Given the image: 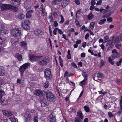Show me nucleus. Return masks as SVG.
<instances>
[{
  "label": "nucleus",
  "mask_w": 122,
  "mask_h": 122,
  "mask_svg": "<svg viewBox=\"0 0 122 122\" xmlns=\"http://www.w3.org/2000/svg\"><path fill=\"white\" fill-rule=\"evenodd\" d=\"M115 47L118 49H120L121 47V45L120 44H117L115 45Z\"/></svg>",
  "instance_id": "49530a36"
},
{
  "label": "nucleus",
  "mask_w": 122,
  "mask_h": 122,
  "mask_svg": "<svg viewBox=\"0 0 122 122\" xmlns=\"http://www.w3.org/2000/svg\"><path fill=\"white\" fill-rule=\"evenodd\" d=\"M102 1L101 0H100L97 2L96 5H99L101 4L102 3Z\"/></svg>",
  "instance_id": "5fc2aeb1"
},
{
  "label": "nucleus",
  "mask_w": 122,
  "mask_h": 122,
  "mask_svg": "<svg viewBox=\"0 0 122 122\" xmlns=\"http://www.w3.org/2000/svg\"><path fill=\"white\" fill-rule=\"evenodd\" d=\"M21 31H11V35L14 37L19 36L21 34Z\"/></svg>",
  "instance_id": "4468645a"
},
{
  "label": "nucleus",
  "mask_w": 122,
  "mask_h": 122,
  "mask_svg": "<svg viewBox=\"0 0 122 122\" xmlns=\"http://www.w3.org/2000/svg\"><path fill=\"white\" fill-rule=\"evenodd\" d=\"M10 10H12L15 11H16L18 10V8L15 6H13L11 5H10Z\"/></svg>",
  "instance_id": "4be33fe9"
},
{
  "label": "nucleus",
  "mask_w": 122,
  "mask_h": 122,
  "mask_svg": "<svg viewBox=\"0 0 122 122\" xmlns=\"http://www.w3.org/2000/svg\"><path fill=\"white\" fill-rule=\"evenodd\" d=\"M71 64L73 67L76 68H77V66L74 63H72Z\"/></svg>",
  "instance_id": "de8ad7c7"
},
{
  "label": "nucleus",
  "mask_w": 122,
  "mask_h": 122,
  "mask_svg": "<svg viewBox=\"0 0 122 122\" xmlns=\"http://www.w3.org/2000/svg\"><path fill=\"white\" fill-rule=\"evenodd\" d=\"M108 114L110 118L114 116L113 115L112 113L111 112H108Z\"/></svg>",
  "instance_id": "c03bdc74"
},
{
  "label": "nucleus",
  "mask_w": 122,
  "mask_h": 122,
  "mask_svg": "<svg viewBox=\"0 0 122 122\" xmlns=\"http://www.w3.org/2000/svg\"><path fill=\"white\" fill-rule=\"evenodd\" d=\"M8 31H0V33H2L3 32V33L2 34L3 35L4 34H7L8 33V32H7Z\"/></svg>",
  "instance_id": "6e6d98bb"
},
{
  "label": "nucleus",
  "mask_w": 122,
  "mask_h": 122,
  "mask_svg": "<svg viewBox=\"0 0 122 122\" xmlns=\"http://www.w3.org/2000/svg\"><path fill=\"white\" fill-rule=\"evenodd\" d=\"M9 119L11 121V122H16L17 119L14 118H10Z\"/></svg>",
  "instance_id": "58836bf2"
},
{
  "label": "nucleus",
  "mask_w": 122,
  "mask_h": 122,
  "mask_svg": "<svg viewBox=\"0 0 122 122\" xmlns=\"http://www.w3.org/2000/svg\"><path fill=\"white\" fill-rule=\"evenodd\" d=\"M30 2L26 1L24 3V7L26 9H30L31 8Z\"/></svg>",
  "instance_id": "2eb2a0df"
},
{
  "label": "nucleus",
  "mask_w": 122,
  "mask_h": 122,
  "mask_svg": "<svg viewBox=\"0 0 122 122\" xmlns=\"http://www.w3.org/2000/svg\"><path fill=\"white\" fill-rule=\"evenodd\" d=\"M119 41V38L118 37H117L116 38L114 41V42L115 43H118Z\"/></svg>",
  "instance_id": "8fccbe9b"
},
{
  "label": "nucleus",
  "mask_w": 122,
  "mask_h": 122,
  "mask_svg": "<svg viewBox=\"0 0 122 122\" xmlns=\"http://www.w3.org/2000/svg\"><path fill=\"white\" fill-rule=\"evenodd\" d=\"M20 1L21 0H11V2L14 5H17L19 4Z\"/></svg>",
  "instance_id": "f3484780"
},
{
  "label": "nucleus",
  "mask_w": 122,
  "mask_h": 122,
  "mask_svg": "<svg viewBox=\"0 0 122 122\" xmlns=\"http://www.w3.org/2000/svg\"><path fill=\"white\" fill-rule=\"evenodd\" d=\"M107 21L108 22H111L112 20V17H109L107 19Z\"/></svg>",
  "instance_id": "e2e57ef3"
},
{
  "label": "nucleus",
  "mask_w": 122,
  "mask_h": 122,
  "mask_svg": "<svg viewBox=\"0 0 122 122\" xmlns=\"http://www.w3.org/2000/svg\"><path fill=\"white\" fill-rule=\"evenodd\" d=\"M78 117L75 118V122H81L83 118L82 112L80 111H79L77 113Z\"/></svg>",
  "instance_id": "20e7f679"
},
{
  "label": "nucleus",
  "mask_w": 122,
  "mask_h": 122,
  "mask_svg": "<svg viewBox=\"0 0 122 122\" xmlns=\"http://www.w3.org/2000/svg\"><path fill=\"white\" fill-rule=\"evenodd\" d=\"M15 57L17 58L20 61L22 60V56L21 54L17 53L15 54Z\"/></svg>",
  "instance_id": "dca6fc26"
},
{
  "label": "nucleus",
  "mask_w": 122,
  "mask_h": 122,
  "mask_svg": "<svg viewBox=\"0 0 122 122\" xmlns=\"http://www.w3.org/2000/svg\"><path fill=\"white\" fill-rule=\"evenodd\" d=\"M112 54L111 55V56L113 60H114L117 58L119 54L115 49H114L112 50Z\"/></svg>",
  "instance_id": "1a4fd4ad"
},
{
  "label": "nucleus",
  "mask_w": 122,
  "mask_h": 122,
  "mask_svg": "<svg viewBox=\"0 0 122 122\" xmlns=\"http://www.w3.org/2000/svg\"><path fill=\"white\" fill-rule=\"evenodd\" d=\"M91 5L92 6H94L96 4V2L95 0H92L91 2Z\"/></svg>",
  "instance_id": "a18cd8bd"
},
{
  "label": "nucleus",
  "mask_w": 122,
  "mask_h": 122,
  "mask_svg": "<svg viewBox=\"0 0 122 122\" xmlns=\"http://www.w3.org/2000/svg\"><path fill=\"white\" fill-rule=\"evenodd\" d=\"M44 76L46 80L51 79L52 75L51 71V70L49 68H46L44 70Z\"/></svg>",
  "instance_id": "7ed1b4c3"
},
{
  "label": "nucleus",
  "mask_w": 122,
  "mask_h": 122,
  "mask_svg": "<svg viewBox=\"0 0 122 122\" xmlns=\"http://www.w3.org/2000/svg\"><path fill=\"white\" fill-rule=\"evenodd\" d=\"M25 16L22 13H19L18 15V18L21 20L24 19Z\"/></svg>",
  "instance_id": "aec40b11"
},
{
  "label": "nucleus",
  "mask_w": 122,
  "mask_h": 122,
  "mask_svg": "<svg viewBox=\"0 0 122 122\" xmlns=\"http://www.w3.org/2000/svg\"><path fill=\"white\" fill-rule=\"evenodd\" d=\"M5 94V92L2 89L1 87L0 86V103L3 105H6L8 104L7 100L5 98H2V97Z\"/></svg>",
  "instance_id": "f03ea898"
},
{
  "label": "nucleus",
  "mask_w": 122,
  "mask_h": 122,
  "mask_svg": "<svg viewBox=\"0 0 122 122\" xmlns=\"http://www.w3.org/2000/svg\"><path fill=\"white\" fill-rule=\"evenodd\" d=\"M113 60L112 58L111 59L110 57H109L108 58L109 62L112 65H113L114 64V62L112 61Z\"/></svg>",
  "instance_id": "2f4dec72"
},
{
  "label": "nucleus",
  "mask_w": 122,
  "mask_h": 122,
  "mask_svg": "<svg viewBox=\"0 0 122 122\" xmlns=\"http://www.w3.org/2000/svg\"><path fill=\"white\" fill-rule=\"evenodd\" d=\"M38 61L39 64L41 65H46L47 63V59L42 57H39Z\"/></svg>",
  "instance_id": "423d86ee"
},
{
  "label": "nucleus",
  "mask_w": 122,
  "mask_h": 122,
  "mask_svg": "<svg viewBox=\"0 0 122 122\" xmlns=\"http://www.w3.org/2000/svg\"><path fill=\"white\" fill-rule=\"evenodd\" d=\"M82 75L84 79H87V75L86 72H83L82 73Z\"/></svg>",
  "instance_id": "f704fd0d"
},
{
  "label": "nucleus",
  "mask_w": 122,
  "mask_h": 122,
  "mask_svg": "<svg viewBox=\"0 0 122 122\" xmlns=\"http://www.w3.org/2000/svg\"><path fill=\"white\" fill-rule=\"evenodd\" d=\"M109 36H108L106 35L104 37L103 39V41L104 43H105L107 42L109 39Z\"/></svg>",
  "instance_id": "72a5a7b5"
},
{
  "label": "nucleus",
  "mask_w": 122,
  "mask_h": 122,
  "mask_svg": "<svg viewBox=\"0 0 122 122\" xmlns=\"http://www.w3.org/2000/svg\"><path fill=\"white\" fill-rule=\"evenodd\" d=\"M104 14L106 16L107 18L111 15V12L110 10H107L105 11Z\"/></svg>",
  "instance_id": "6ab92c4d"
},
{
  "label": "nucleus",
  "mask_w": 122,
  "mask_h": 122,
  "mask_svg": "<svg viewBox=\"0 0 122 122\" xmlns=\"http://www.w3.org/2000/svg\"><path fill=\"white\" fill-rule=\"evenodd\" d=\"M49 16V19L50 21H52L53 20V19L52 16Z\"/></svg>",
  "instance_id": "774afa93"
},
{
  "label": "nucleus",
  "mask_w": 122,
  "mask_h": 122,
  "mask_svg": "<svg viewBox=\"0 0 122 122\" xmlns=\"http://www.w3.org/2000/svg\"><path fill=\"white\" fill-rule=\"evenodd\" d=\"M34 33L36 36H39L43 33L42 31H34Z\"/></svg>",
  "instance_id": "393cba45"
},
{
  "label": "nucleus",
  "mask_w": 122,
  "mask_h": 122,
  "mask_svg": "<svg viewBox=\"0 0 122 122\" xmlns=\"http://www.w3.org/2000/svg\"><path fill=\"white\" fill-rule=\"evenodd\" d=\"M106 21V20L105 19H102L99 22V24L100 25H102L104 24V23Z\"/></svg>",
  "instance_id": "e433bc0d"
},
{
  "label": "nucleus",
  "mask_w": 122,
  "mask_h": 122,
  "mask_svg": "<svg viewBox=\"0 0 122 122\" xmlns=\"http://www.w3.org/2000/svg\"><path fill=\"white\" fill-rule=\"evenodd\" d=\"M23 25H22L23 27L25 30H29L30 28V26L29 25H25L24 24Z\"/></svg>",
  "instance_id": "4c0bfd02"
},
{
  "label": "nucleus",
  "mask_w": 122,
  "mask_h": 122,
  "mask_svg": "<svg viewBox=\"0 0 122 122\" xmlns=\"http://www.w3.org/2000/svg\"><path fill=\"white\" fill-rule=\"evenodd\" d=\"M39 57L33 55H30L29 56V59L32 61H34L39 60Z\"/></svg>",
  "instance_id": "ddd939ff"
},
{
  "label": "nucleus",
  "mask_w": 122,
  "mask_h": 122,
  "mask_svg": "<svg viewBox=\"0 0 122 122\" xmlns=\"http://www.w3.org/2000/svg\"><path fill=\"white\" fill-rule=\"evenodd\" d=\"M81 56L82 57H84L86 56L85 53L84 52L82 53L81 54Z\"/></svg>",
  "instance_id": "052dcab7"
},
{
  "label": "nucleus",
  "mask_w": 122,
  "mask_h": 122,
  "mask_svg": "<svg viewBox=\"0 0 122 122\" xmlns=\"http://www.w3.org/2000/svg\"><path fill=\"white\" fill-rule=\"evenodd\" d=\"M75 22L76 25H77L78 27H80L81 26L79 24L78 21L77 20V19H76Z\"/></svg>",
  "instance_id": "79ce46f5"
},
{
  "label": "nucleus",
  "mask_w": 122,
  "mask_h": 122,
  "mask_svg": "<svg viewBox=\"0 0 122 122\" xmlns=\"http://www.w3.org/2000/svg\"><path fill=\"white\" fill-rule=\"evenodd\" d=\"M75 2L77 5H79L80 4V1L78 0H75Z\"/></svg>",
  "instance_id": "4d7b16f0"
},
{
  "label": "nucleus",
  "mask_w": 122,
  "mask_h": 122,
  "mask_svg": "<svg viewBox=\"0 0 122 122\" xmlns=\"http://www.w3.org/2000/svg\"><path fill=\"white\" fill-rule=\"evenodd\" d=\"M29 65V63H27L23 64L19 68V70L20 72L21 76H22L24 72L28 67Z\"/></svg>",
  "instance_id": "39448f33"
},
{
  "label": "nucleus",
  "mask_w": 122,
  "mask_h": 122,
  "mask_svg": "<svg viewBox=\"0 0 122 122\" xmlns=\"http://www.w3.org/2000/svg\"><path fill=\"white\" fill-rule=\"evenodd\" d=\"M34 122H38V118L37 116H35L34 117Z\"/></svg>",
  "instance_id": "3c124183"
},
{
  "label": "nucleus",
  "mask_w": 122,
  "mask_h": 122,
  "mask_svg": "<svg viewBox=\"0 0 122 122\" xmlns=\"http://www.w3.org/2000/svg\"><path fill=\"white\" fill-rule=\"evenodd\" d=\"M3 113L5 116L9 117L13 116L14 112L10 111L4 110L3 111Z\"/></svg>",
  "instance_id": "9d476101"
},
{
  "label": "nucleus",
  "mask_w": 122,
  "mask_h": 122,
  "mask_svg": "<svg viewBox=\"0 0 122 122\" xmlns=\"http://www.w3.org/2000/svg\"><path fill=\"white\" fill-rule=\"evenodd\" d=\"M49 85V83L48 82H46L44 84V87L46 88H47L48 87Z\"/></svg>",
  "instance_id": "ea45409f"
},
{
  "label": "nucleus",
  "mask_w": 122,
  "mask_h": 122,
  "mask_svg": "<svg viewBox=\"0 0 122 122\" xmlns=\"http://www.w3.org/2000/svg\"><path fill=\"white\" fill-rule=\"evenodd\" d=\"M60 19L61 21H60V23H63L64 21V19L63 16L61 15H60Z\"/></svg>",
  "instance_id": "a19ab883"
},
{
  "label": "nucleus",
  "mask_w": 122,
  "mask_h": 122,
  "mask_svg": "<svg viewBox=\"0 0 122 122\" xmlns=\"http://www.w3.org/2000/svg\"><path fill=\"white\" fill-rule=\"evenodd\" d=\"M89 36V34L88 33H87L85 36V39H87Z\"/></svg>",
  "instance_id": "680f3d73"
},
{
  "label": "nucleus",
  "mask_w": 122,
  "mask_h": 122,
  "mask_svg": "<svg viewBox=\"0 0 122 122\" xmlns=\"http://www.w3.org/2000/svg\"><path fill=\"white\" fill-rule=\"evenodd\" d=\"M10 5L4 4H0V7L2 10H4L6 9H9Z\"/></svg>",
  "instance_id": "6e6552de"
},
{
  "label": "nucleus",
  "mask_w": 122,
  "mask_h": 122,
  "mask_svg": "<svg viewBox=\"0 0 122 122\" xmlns=\"http://www.w3.org/2000/svg\"><path fill=\"white\" fill-rule=\"evenodd\" d=\"M58 25V23L56 22V21H55L54 22V25L56 27V26H57Z\"/></svg>",
  "instance_id": "338daca9"
},
{
  "label": "nucleus",
  "mask_w": 122,
  "mask_h": 122,
  "mask_svg": "<svg viewBox=\"0 0 122 122\" xmlns=\"http://www.w3.org/2000/svg\"><path fill=\"white\" fill-rule=\"evenodd\" d=\"M84 110L87 112H90V109L89 107L86 106H85L84 107Z\"/></svg>",
  "instance_id": "7c9ffc66"
},
{
  "label": "nucleus",
  "mask_w": 122,
  "mask_h": 122,
  "mask_svg": "<svg viewBox=\"0 0 122 122\" xmlns=\"http://www.w3.org/2000/svg\"><path fill=\"white\" fill-rule=\"evenodd\" d=\"M114 36H112L110 38L109 41H110L111 43L113 42V40L114 39Z\"/></svg>",
  "instance_id": "864d4df0"
},
{
  "label": "nucleus",
  "mask_w": 122,
  "mask_h": 122,
  "mask_svg": "<svg viewBox=\"0 0 122 122\" xmlns=\"http://www.w3.org/2000/svg\"><path fill=\"white\" fill-rule=\"evenodd\" d=\"M94 15L92 14V12H91L88 15V18L89 19H91L93 18Z\"/></svg>",
  "instance_id": "c756f323"
},
{
  "label": "nucleus",
  "mask_w": 122,
  "mask_h": 122,
  "mask_svg": "<svg viewBox=\"0 0 122 122\" xmlns=\"http://www.w3.org/2000/svg\"><path fill=\"white\" fill-rule=\"evenodd\" d=\"M27 44L26 42L23 41L21 42L20 46L22 47H24L27 45Z\"/></svg>",
  "instance_id": "c85d7f7f"
},
{
  "label": "nucleus",
  "mask_w": 122,
  "mask_h": 122,
  "mask_svg": "<svg viewBox=\"0 0 122 122\" xmlns=\"http://www.w3.org/2000/svg\"><path fill=\"white\" fill-rule=\"evenodd\" d=\"M46 105V103L45 102H41V105L42 107H44Z\"/></svg>",
  "instance_id": "0e129e2a"
},
{
  "label": "nucleus",
  "mask_w": 122,
  "mask_h": 122,
  "mask_svg": "<svg viewBox=\"0 0 122 122\" xmlns=\"http://www.w3.org/2000/svg\"><path fill=\"white\" fill-rule=\"evenodd\" d=\"M94 27V23L93 22L91 23L90 25V28L91 30H92Z\"/></svg>",
  "instance_id": "37998d69"
},
{
  "label": "nucleus",
  "mask_w": 122,
  "mask_h": 122,
  "mask_svg": "<svg viewBox=\"0 0 122 122\" xmlns=\"http://www.w3.org/2000/svg\"><path fill=\"white\" fill-rule=\"evenodd\" d=\"M49 117L50 121L51 122H55L56 121L55 114L54 113H52Z\"/></svg>",
  "instance_id": "9b49d317"
},
{
  "label": "nucleus",
  "mask_w": 122,
  "mask_h": 122,
  "mask_svg": "<svg viewBox=\"0 0 122 122\" xmlns=\"http://www.w3.org/2000/svg\"><path fill=\"white\" fill-rule=\"evenodd\" d=\"M25 122H29L31 120V114L29 112H27L24 114Z\"/></svg>",
  "instance_id": "0eeeda50"
},
{
  "label": "nucleus",
  "mask_w": 122,
  "mask_h": 122,
  "mask_svg": "<svg viewBox=\"0 0 122 122\" xmlns=\"http://www.w3.org/2000/svg\"><path fill=\"white\" fill-rule=\"evenodd\" d=\"M59 61L61 67H62L63 66V60L60 56H59Z\"/></svg>",
  "instance_id": "bb28decb"
},
{
  "label": "nucleus",
  "mask_w": 122,
  "mask_h": 122,
  "mask_svg": "<svg viewBox=\"0 0 122 122\" xmlns=\"http://www.w3.org/2000/svg\"><path fill=\"white\" fill-rule=\"evenodd\" d=\"M120 109L119 111L117 113V114L120 115L122 112V100L121 99L120 102Z\"/></svg>",
  "instance_id": "412c9836"
},
{
  "label": "nucleus",
  "mask_w": 122,
  "mask_h": 122,
  "mask_svg": "<svg viewBox=\"0 0 122 122\" xmlns=\"http://www.w3.org/2000/svg\"><path fill=\"white\" fill-rule=\"evenodd\" d=\"M5 71L0 69V76H2L4 75Z\"/></svg>",
  "instance_id": "c9c22d12"
},
{
  "label": "nucleus",
  "mask_w": 122,
  "mask_h": 122,
  "mask_svg": "<svg viewBox=\"0 0 122 122\" xmlns=\"http://www.w3.org/2000/svg\"><path fill=\"white\" fill-rule=\"evenodd\" d=\"M97 77L100 78H104V75L101 73H98L97 74Z\"/></svg>",
  "instance_id": "b1692460"
},
{
  "label": "nucleus",
  "mask_w": 122,
  "mask_h": 122,
  "mask_svg": "<svg viewBox=\"0 0 122 122\" xmlns=\"http://www.w3.org/2000/svg\"><path fill=\"white\" fill-rule=\"evenodd\" d=\"M87 79H85L84 80L80 82V85L82 86L84 85L86 83V81Z\"/></svg>",
  "instance_id": "cd10ccee"
},
{
  "label": "nucleus",
  "mask_w": 122,
  "mask_h": 122,
  "mask_svg": "<svg viewBox=\"0 0 122 122\" xmlns=\"http://www.w3.org/2000/svg\"><path fill=\"white\" fill-rule=\"evenodd\" d=\"M58 2V0H54L52 2V4L54 5H55L57 4V2Z\"/></svg>",
  "instance_id": "13d9d810"
},
{
  "label": "nucleus",
  "mask_w": 122,
  "mask_h": 122,
  "mask_svg": "<svg viewBox=\"0 0 122 122\" xmlns=\"http://www.w3.org/2000/svg\"><path fill=\"white\" fill-rule=\"evenodd\" d=\"M40 10L42 13V14L43 16L45 15L46 14V12L44 11L43 8V7L41 6L40 8Z\"/></svg>",
  "instance_id": "473e14b6"
},
{
  "label": "nucleus",
  "mask_w": 122,
  "mask_h": 122,
  "mask_svg": "<svg viewBox=\"0 0 122 122\" xmlns=\"http://www.w3.org/2000/svg\"><path fill=\"white\" fill-rule=\"evenodd\" d=\"M24 24L25 25H29L30 24V23L28 20H26L24 21L22 23V25H23Z\"/></svg>",
  "instance_id": "a878e982"
},
{
  "label": "nucleus",
  "mask_w": 122,
  "mask_h": 122,
  "mask_svg": "<svg viewBox=\"0 0 122 122\" xmlns=\"http://www.w3.org/2000/svg\"><path fill=\"white\" fill-rule=\"evenodd\" d=\"M68 3V1L67 0H64L63 1L61 5L62 7H65L67 5Z\"/></svg>",
  "instance_id": "5701e85b"
},
{
  "label": "nucleus",
  "mask_w": 122,
  "mask_h": 122,
  "mask_svg": "<svg viewBox=\"0 0 122 122\" xmlns=\"http://www.w3.org/2000/svg\"><path fill=\"white\" fill-rule=\"evenodd\" d=\"M81 41L80 40H79L76 41V43L77 44H79L81 43Z\"/></svg>",
  "instance_id": "bf43d9fd"
},
{
  "label": "nucleus",
  "mask_w": 122,
  "mask_h": 122,
  "mask_svg": "<svg viewBox=\"0 0 122 122\" xmlns=\"http://www.w3.org/2000/svg\"><path fill=\"white\" fill-rule=\"evenodd\" d=\"M34 93L36 95L40 96L43 95V92L40 89H36L34 91Z\"/></svg>",
  "instance_id": "f8f14e48"
},
{
  "label": "nucleus",
  "mask_w": 122,
  "mask_h": 122,
  "mask_svg": "<svg viewBox=\"0 0 122 122\" xmlns=\"http://www.w3.org/2000/svg\"><path fill=\"white\" fill-rule=\"evenodd\" d=\"M88 30L86 29V27L84 26H83L80 29V30Z\"/></svg>",
  "instance_id": "603ef678"
},
{
  "label": "nucleus",
  "mask_w": 122,
  "mask_h": 122,
  "mask_svg": "<svg viewBox=\"0 0 122 122\" xmlns=\"http://www.w3.org/2000/svg\"><path fill=\"white\" fill-rule=\"evenodd\" d=\"M46 95L47 100L50 101L54 102L56 100L55 95L51 91L47 90Z\"/></svg>",
  "instance_id": "f257e3e1"
},
{
  "label": "nucleus",
  "mask_w": 122,
  "mask_h": 122,
  "mask_svg": "<svg viewBox=\"0 0 122 122\" xmlns=\"http://www.w3.org/2000/svg\"><path fill=\"white\" fill-rule=\"evenodd\" d=\"M33 12V11L31 10H30L27 11L26 13V16L27 18H30L31 16V14Z\"/></svg>",
  "instance_id": "a211bd4d"
},
{
  "label": "nucleus",
  "mask_w": 122,
  "mask_h": 122,
  "mask_svg": "<svg viewBox=\"0 0 122 122\" xmlns=\"http://www.w3.org/2000/svg\"><path fill=\"white\" fill-rule=\"evenodd\" d=\"M104 62L103 60L102 59H101V60L100 62V63L101 64L100 66H102L104 64Z\"/></svg>",
  "instance_id": "09e8293b"
},
{
  "label": "nucleus",
  "mask_w": 122,
  "mask_h": 122,
  "mask_svg": "<svg viewBox=\"0 0 122 122\" xmlns=\"http://www.w3.org/2000/svg\"><path fill=\"white\" fill-rule=\"evenodd\" d=\"M88 51L89 53H90L92 55H94V52L91 50L89 49Z\"/></svg>",
  "instance_id": "69168bd1"
}]
</instances>
